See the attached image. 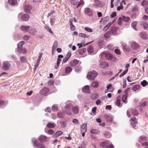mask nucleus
Listing matches in <instances>:
<instances>
[{
	"instance_id": "obj_39",
	"label": "nucleus",
	"mask_w": 148,
	"mask_h": 148,
	"mask_svg": "<svg viewBox=\"0 0 148 148\" xmlns=\"http://www.w3.org/2000/svg\"><path fill=\"white\" fill-rule=\"evenodd\" d=\"M84 29L85 31L90 33L92 32L93 31V30L92 29L88 27H85Z\"/></svg>"
},
{
	"instance_id": "obj_46",
	"label": "nucleus",
	"mask_w": 148,
	"mask_h": 148,
	"mask_svg": "<svg viewBox=\"0 0 148 148\" xmlns=\"http://www.w3.org/2000/svg\"><path fill=\"white\" fill-rule=\"evenodd\" d=\"M45 28L47 29L49 32L53 34V33L51 30V28H49V27L48 26H45Z\"/></svg>"
},
{
	"instance_id": "obj_51",
	"label": "nucleus",
	"mask_w": 148,
	"mask_h": 148,
	"mask_svg": "<svg viewBox=\"0 0 148 148\" xmlns=\"http://www.w3.org/2000/svg\"><path fill=\"white\" fill-rule=\"evenodd\" d=\"M148 83L146 80H144L142 82H141V84L143 86H145Z\"/></svg>"
},
{
	"instance_id": "obj_14",
	"label": "nucleus",
	"mask_w": 148,
	"mask_h": 148,
	"mask_svg": "<svg viewBox=\"0 0 148 148\" xmlns=\"http://www.w3.org/2000/svg\"><path fill=\"white\" fill-rule=\"evenodd\" d=\"M82 91L84 93H90V90L88 86L86 85L84 86L82 88Z\"/></svg>"
},
{
	"instance_id": "obj_27",
	"label": "nucleus",
	"mask_w": 148,
	"mask_h": 148,
	"mask_svg": "<svg viewBox=\"0 0 148 148\" xmlns=\"http://www.w3.org/2000/svg\"><path fill=\"white\" fill-rule=\"evenodd\" d=\"M130 18L127 16H122V20L123 21L127 22L129 21L130 20Z\"/></svg>"
},
{
	"instance_id": "obj_62",
	"label": "nucleus",
	"mask_w": 148,
	"mask_h": 148,
	"mask_svg": "<svg viewBox=\"0 0 148 148\" xmlns=\"http://www.w3.org/2000/svg\"><path fill=\"white\" fill-rule=\"evenodd\" d=\"M143 27L145 29H147L148 28V24L147 23H143Z\"/></svg>"
},
{
	"instance_id": "obj_52",
	"label": "nucleus",
	"mask_w": 148,
	"mask_h": 148,
	"mask_svg": "<svg viewBox=\"0 0 148 148\" xmlns=\"http://www.w3.org/2000/svg\"><path fill=\"white\" fill-rule=\"evenodd\" d=\"M105 135L107 138H109L111 137V134L110 132H107L105 134Z\"/></svg>"
},
{
	"instance_id": "obj_6",
	"label": "nucleus",
	"mask_w": 148,
	"mask_h": 148,
	"mask_svg": "<svg viewBox=\"0 0 148 148\" xmlns=\"http://www.w3.org/2000/svg\"><path fill=\"white\" fill-rule=\"evenodd\" d=\"M130 88H128L127 90H125L124 92V94L123 95L122 97V100L125 103H127V93L130 91Z\"/></svg>"
},
{
	"instance_id": "obj_44",
	"label": "nucleus",
	"mask_w": 148,
	"mask_h": 148,
	"mask_svg": "<svg viewBox=\"0 0 148 148\" xmlns=\"http://www.w3.org/2000/svg\"><path fill=\"white\" fill-rule=\"evenodd\" d=\"M147 34L145 32L141 34V37L143 39H146L147 38Z\"/></svg>"
},
{
	"instance_id": "obj_47",
	"label": "nucleus",
	"mask_w": 148,
	"mask_h": 148,
	"mask_svg": "<svg viewBox=\"0 0 148 148\" xmlns=\"http://www.w3.org/2000/svg\"><path fill=\"white\" fill-rule=\"evenodd\" d=\"M86 51V49L84 48L83 49L80 50L79 51V53L81 55L83 54Z\"/></svg>"
},
{
	"instance_id": "obj_37",
	"label": "nucleus",
	"mask_w": 148,
	"mask_h": 148,
	"mask_svg": "<svg viewBox=\"0 0 148 148\" xmlns=\"http://www.w3.org/2000/svg\"><path fill=\"white\" fill-rule=\"evenodd\" d=\"M87 50L89 53L90 54L91 53H92L93 51V48L92 47L90 46L88 47L87 49Z\"/></svg>"
},
{
	"instance_id": "obj_29",
	"label": "nucleus",
	"mask_w": 148,
	"mask_h": 148,
	"mask_svg": "<svg viewBox=\"0 0 148 148\" xmlns=\"http://www.w3.org/2000/svg\"><path fill=\"white\" fill-rule=\"evenodd\" d=\"M111 24L110 22L109 23L103 28V30L104 31H106L110 26Z\"/></svg>"
},
{
	"instance_id": "obj_16",
	"label": "nucleus",
	"mask_w": 148,
	"mask_h": 148,
	"mask_svg": "<svg viewBox=\"0 0 148 148\" xmlns=\"http://www.w3.org/2000/svg\"><path fill=\"white\" fill-rule=\"evenodd\" d=\"M108 64L106 62H102L99 64V67L101 68H104L107 67Z\"/></svg>"
},
{
	"instance_id": "obj_24",
	"label": "nucleus",
	"mask_w": 148,
	"mask_h": 148,
	"mask_svg": "<svg viewBox=\"0 0 148 148\" xmlns=\"http://www.w3.org/2000/svg\"><path fill=\"white\" fill-rule=\"evenodd\" d=\"M37 147L38 148H45V147L44 145L41 143H36L35 144V147Z\"/></svg>"
},
{
	"instance_id": "obj_23",
	"label": "nucleus",
	"mask_w": 148,
	"mask_h": 148,
	"mask_svg": "<svg viewBox=\"0 0 148 148\" xmlns=\"http://www.w3.org/2000/svg\"><path fill=\"white\" fill-rule=\"evenodd\" d=\"M121 97H118L117 98V101L116 103V105L120 107H121V104L120 103L121 101Z\"/></svg>"
},
{
	"instance_id": "obj_1",
	"label": "nucleus",
	"mask_w": 148,
	"mask_h": 148,
	"mask_svg": "<svg viewBox=\"0 0 148 148\" xmlns=\"http://www.w3.org/2000/svg\"><path fill=\"white\" fill-rule=\"evenodd\" d=\"M65 108L67 110L66 114L69 116H71L72 114L76 115L79 112V107L77 105L74 106L71 103H67Z\"/></svg>"
},
{
	"instance_id": "obj_38",
	"label": "nucleus",
	"mask_w": 148,
	"mask_h": 148,
	"mask_svg": "<svg viewBox=\"0 0 148 148\" xmlns=\"http://www.w3.org/2000/svg\"><path fill=\"white\" fill-rule=\"evenodd\" d=\"M47 126L50 128H52L55 127V125L54 124L49 123L47 124Z\"/></svg>"
},
{
	"instance_id": "obj_53",
	"label": "nucleus",
	"mask_w": 148,
	"mask_h": 148,
	"mask_svg": "<svg viewBox=\"0 0 148 148\" xmlns=\"http://www.w3.org/2000/svg\"><path fill=\"white\" fill-rule=\"evenodd\" d=\"M138 11V7L137 6L134 7L132 9V12H137Z\"/></svg>"
},
{
	"instance_id": "obj_8",
	"label": "nucleus",
	"mask_w": 148,
	"mask_h": 148,
	"mask_svg": "<svg viewBox=\"0 0 148 148\" xmlns=\"http://www.w3.org/2000/svg\"><path fill=\"white\" fill-rule=\"evenodd\" d=\"M129 44L132 50L137 49L138 47V44L134 41L130 42Z\"/></svg>"
},
{
	"instance_id": "obj_41",
	"label": "nucleus",
	"mask_w": 148,
	"mask_h": 148,
	"mask_svg": "<svg viewBox=\"0 0 148 148\" xmlns=\"http://www.w3.org/2000/svg\"><path fill=\"white\" fill-rule=\"evenodd\" d=\"M140 87V86L139 85H137L134 86L132 88V90L134 91H136L138 90Z\"/></svg>"
},
{
	"instance_id": "obj_63",
	"label": "nucleus",
	"mask_w": 148,
	"mask_h": 148,
	"mask_svg": "<svg viewBox=\"0 0 148 148\" xmlns=\"http://www.w3.org/2000/svg\"><path fill=\"white\" fill-rule=\"evenodd\" d=\"M43 53H40L39 54L38 58L37 60L40 61L41 58L42 57Z\"/></svg>"
},
{
	"instance_id": "obj_31",
	"label": "nucleus",
	"mask_w": 148,
	"mask_h": 148,
	"mask_svg": "<svg viewBox=\"0 0 148 148\" xmlns=\"http://www.w3.org/2000/svg\"><path fill=\"white\" fill-rule=\"evenodd\" d=\"M90 132L93 134H97L99 133V131L96 129H92L90 130Z\"/></svg>"
},
{
	"instance_id": "obj_13",
	"label": "nucleus",
	"mask_w": 148,
	"mask_h": 148,
	"mask_svg": "<svg viewBox=\"0 0 148 148\" xmlns=\"http://www.w3.org/2000/svg\"><path fill=\"white\" fill-rule=\"evenodd\" d=\"M94 5L95 7H102L103 6L101 2L98 0H94Z\"/></svg>"
},
{
	"instance_id": "obj_50",
	"label": "nucleus",
	"mask_w": 148,
	"mask_h": 148,
	"mask_svg": "<svg viewBox=\"0 0 148 148\" xmlns=\"http://www.w3.org/2000/svg\"><path fill=\"white\" fill-rule=\"evenodd\" d=\"M111 36V34L110 32H107L105 33L104 35V37L105 38H108L109 37Z\"/></svg>"
},
{
	"instance_id": "obj_18",
	"label": "nucleus",
	"mask_w": 148,
	"mask_h": 148,
	"mask_svg": "<svg viewBox=\"0 0 148 148\" xmlns=\"http://www.w3.org/2000/svg\"><path fill=\"white\" fill-rule=\"evenodd\" d=\"M78 61L76 59H75L71 61L69 63V65L71 66H73L76 65L78 63Z\"/></svg>"
},
{
	"instance_id": "obj_9",
	"label": "nucleus",
	"mask_w": 148,
	"mask_h": 148,
	"mask_svg": "<svg viewBox=\"0 0 148 148\" xmlns=\"http://www.w3.org/2000/svg\"><path fill=\"white\" fill-rule=\"evenodd\" d=\"M130 121L132 127L134 129H136L137 128L136 125L137 123L136 119L135 118H131L130 120Z\"/></svg>"
},
{
	"instance_id": "obj_12",
	"label": "nucleus",
	"mask_w": 148,
	"mask_h": 148,
	"mask_svg": "<svg viewBox=\"0 0 148 148\" xmlns=\"http://www.w3.org/2000/svg\"><path fill=\"white\" fill-rule=\"evenodd\" d=\"M85 12L86 14L89 16H91L92 15V13L91 9L89 8H86L85 9Z\"/></svg>"
},
{
	"instance_id": "obj_34",
	"label": "nucleus",
	"mask_w": 148,
	"mask_h": 148,
	"mask_svg": "<svg viewBox=\"0 0 148 148\" xmlns=\"http://www.w3.org/2000/svg\"><path fill=\"white\" fill-rule=\"evenodd\" d=\"M64 113L62 112H58L57 114V116L60 118H63L64 116Z\"/></svg>"
},
{
	"instance_id": "obj_15",
	"label": "nucleus",
	"mask_w": 148,
	"mask_h": 148,
	"mask_svg": "<svg viewBox=\"0 0 148 148\" xmlns=\"http://www.w3.org/2000/svg\"><path fill=\"white\" fill-rule=\"evenodd\" d=\"M87 124L86 123L83 124L81 126V132H86L87 131Z\"/></svg>"
},
{
	"instance_id": "obj_30",
	"label": "nucleus",
	"mask_w": 148,
	"mask_h": 148,
	"mask_svg": "<svg viewBox=\"0 0 148 148\" xmlns=\"http://www.w3.org/2000/svg\"><path fill=\"white\" fill-rule=\"evenodd\" d=\"M92 85L93 87L94 88H96L98 86L99 84L98 82L97 81H94L92 83Z\"/></svg>"
},
{
	"instance_id": "obj_43",
	"label": "nucleus",
	"mask_w": 148,
	"mask_h": 148,
	"mask_svg": "<svg viewBox=\"0 0 148 148\" xmlns=\"http://www.w3.org/2000/svg\"><path fill=\"white\" fill-rule=\"evenodd\" d=\"M146 138L143 136H141L140 138L139 142L141 143V141H145L146 140Z\"/></svg>"
},
{
	"instance_id": "obj_7",
	"label": "nucleus",
	"mask_w": 148,
	"mask_h": 148,
	"mask_svg": "<svg viewBox=\"0 0 148 148\" xmlns=\"http://www.w3.org/2000/svg\"><path fill=\"white\" fill-rule=\"evenodd\" d=\"M11 66L10 63L8 61L4 62L3 63L2 69L5 70H8Z\"/></svg>"
},
{
	"instance_id": "obj_48",
	"label": "nucleus",
	"mask_w": 148,
	"mask_h": 148,
	"mask_svg": "<svg viewBox=\"0 0 148 148\" xmlns=\"http://www.w3.org/2000/svg\"><path fill=\"white\" fill-rule=\"evenodd\" d=\"M52 109L54 111H57L58 110V107L55 105H54L52 106Z\"/></svg>"
},
{
	"instance_id": "obj_36",
	"label": "nucleus",
	"mask_w": 148,
	"mask_h": 148,
	"mask_svg": "<svg viewBox=\"0 0 148 148\" xmlns=\"http://www.w3.org/2000/svg\"><path fill=\"white\" fill-rule=\"evenodd\" d=\"M137 24V22L136 21H134L132 22L131 24V25L133 28L135 30H136L137 29H136V26Z\"/></svg>"
},
{
	"instance_id": "obj_56",
	"label": "nucleus",
	"mask_w": 148,
	"mask_h": 148,
	"mask_svg": "<svg viewBox=\"0 0 148 148\" xmlns=\"http://www.w3.org/2000/svg\"><path fill=\"white\" fill-rule=\"evenodd\" d=\"M5 104V102L4 101L0 99V107L1 106H4Z\"/></svg>"
},
{
	"instance_id": "obj_58",
	"label": "nucleus",
	"mask_w": 148,
	"mask_h": 148,
	"mask_svg": "<svg viewBox=\"0 0 148 148\" xmlns=\"http://www.w3.org/2000/svg\"><path fill=\"white\" fill-rule=\"evenodd\" d=\"M40 61H39L38 60H37L36 63V64L35 66V68H34V70H35L37 68L40 62Z\"/></svg>"
},
{
	"instance_id": "obj_59",
	"label": "nucleus",
	"mask_w": 148,
	"mask_h": 148,
	"mask_svg": "<svg viewBox=\"0 0 148 148\" xmlns=\"http://www.w3.org/2000/svg\"><path fill=\"white\" fill-rule=\"evenodd\" d=\"M114 52H115V53L116 54H117L118 55L121 54L120 51L119 49H116L115 50Z\"/></svg>"
},
{
	"instance_id": "obj_19",
	"label": "nucleus",
	"mask_w": 148,
	"mask_h": 148,
	"mask_svg": "<svg viewBox=\"0 0 148 148\" xmlns=\"http://www.w3.org/2000/svg\"><path fill=\"white\" fill-rule=\"evenodd\" d=\"M29 28L30 27L29 26H22L21 28V30L23 32H26L28 31Z\"/></svg>"
},
{
	"instance_id": "obj_17",
	"label": "nucleus",
	"mask_w": 148,
	"mask_h": 148,
	"mask_svg": "<svg viewBox=\"0 0 148 148\" xmlns=\"http://www.w3.org/2000/svg\"><path fill=\"white\" fill-rule=\"evenodd\" d=\"M110 145V143L108 141H104L100 143L101 145L103 147L106 148Z\"/></svg>"
},
{
	"instance_id": "obj_32",
	"label": "nucleus",
	"mask_w": 148,
	"mask_h": 148,
	"mask_svg": "<svg viewBox=\"0 0 148 148\" xmlns=\"http://www.w3.org/2000/svg\"><path fill=\"white\" fill-rule=\"evenodd\" d=\"M70 25L71 29V30L74 31L75 29V27L73 24L72 21H70Z\"/></svg>"
},
{
	"instance_id": "obj_60",
	"label": "nucleus",
	"mask_w": 148,
	"mask_h": 148,
	"mask_svg": "<svg viewBox=\"0 0 148 148\" xmlns=\"http://www.w3.org/2000/svg\"><path fill=\"white\" fill-rule=\"evenodd\" d=\"M77 1V0H71V3L73 5H76Z\"/></svg>"
},
{
	"instance_id": "obj_2",
	"label": "nucleus",
	"mask_w": 148,
	"mask_h": 148,
	"mask_svg": "<svg viewBox=\"0 0 148 148\" xmlns=\"http://www.w3.org/2000/svg\"><path fill=\"white\" fill-rule=\"evenodd\" d=\"M98 74L95 71L89 72L87 75V78L89 80L94 79L97 76Z\"/></svg>"
},
{
	"instance_id": "obj_22",
	"label": "nucleus",
	"mask_w": 148,
	"mask_h": 148,
	"mask_svg": "<svg viewBox=\"0 0 148 148\" xmlns=\"http://www.w3.org/2000/svg\"><path fill=\"white\" fill-rule=\"evenodd\" d=\"M72 70L71 68L69 66H67L66 67L65 69V73L67 74L71 73Z\"/></svg>"
},
{
	"instance_id": "obj_25",
	"label": "nucleus",
	"mask_w": 148,
	"mask_h": 148,
	"mask_svg": "<svg viewBox=\"0 0 148 148\" xmlns=\"http://www.w3.org/2000/svg\"><path fill=\"white\" fill-rule=\"evenodd\" d=\"M103 40L102 39H100L98 42V44L99 45L100 48H102L104 46L103 44Z\"/></svg>"
},
{
	"instance_id": "obj_4",
	"label": "nucleus",
	"mask_w": 148,
	"mask_h": 148,
	"mask_svg": "<svg viewBox=\"0 0 148 148\" xmlns=\"http://www.w3.org/2000/svg\"><path fill=\"white\" fill-rule=\"evenodd\" d=\"M120 44L121 45L124 51L126 53H129L132 50L130 47L126 45L125 43L122 42H120Z\"/></svg>"
},
{
	"instance_id": "obj_26",
	"label": "nucleus",
	"mask_w": 148,
	"mask_h": 148,
	"mask_svg": "<svg viewBox=\"0 0 148 148\" xmlns=\"http://www.w3.org/2000/svg\"><path fill=\"white\" fill-rule=\"evenodd\" d=\"M8 1L11 5H14L17 3L16 0H8Z\"/></svg>"
},
{
	"instance_id": "obj_64",
	"label": "nucleus",
	"mask_w": 148,
	"mask_h": 148,
	"mask_svg": "<svg viewBox=\"0 0 148 148\" xmlns=\"http://www.w3.org/2000/svg\"><path fill=\"white\" fill-rule=\"evenodd\" d=\"M54 133V131L50 129L48 130V133L50 135L53 134Z\"/></svg>"
},
{
	"instance_id": "obj_11",
	"label": "nucleus",
	"mask_w": 148,
	"mask_h": 148,
	"mask_svg": "<svg viewBox=\"0 0 148 148\" xmlns=\"http://www.w3.org/2000/svg\"><path fill=\"white\" fill-rule=\"evenodd\" d=\"M32 8V7L29 5H26L24 8V10L26 13H29Z\"/></svg>"
},
{
	"instance_id": "obj_28",
	"label": "nucleus",
	"mask_w": 148,
	"mask_h": 148,
	"mask_svg": "<svg viewBox=\"0 0 148 148\" xmlns=\"http://www.w3.org/2000/svg\"><path fill=\"white\" fill-rule=\"evenodd\" d=\"M79 36L80 37L85 38H88L90 36L88 35H87L84 33H80L79 34Z\"/></svg>"
},
{
	"instance_id": "obj_40",
	"label": "nucleus",
	"mask_w": 148,
	"mask_h": 148,
	"mask_svg": "<svg viewBox=\"0 0 148 148\" xmlns=\"http://www.w3.org/2000/svg\"><path fill=\"white\" fill-rule=\"evenodd\" d=\"M24 43V41H21L18 44V49H20L21 48L22 46L23 45Z\"/></svg>"
},
{
	"instance_id": "obj_21",
	"label": "nucleus",
	"mask_w": 148,
	"mask_h": 148,
	"mask_svg": "<svg viewBox=\"0 0 148 148\" xmlns=\"http://www.w3.org/2000/svg\"><path fill=\"white\" fill-rule=\"evenodd\" d=\"M58 46V42L56 41H54V43L53 44V45L52 47V52L55 51L56 48Z\"/></svg>"
},
{
	"instance_id": "obj_33",
	"label": "nucleus",
	"mask_w": 148,
	"mask_h": 148,
	"mask_svg": "<svg viewBox=\"0 0 148 148\" xmlns=\"http://www.w3.org/2000/svg\"><path fill=\"white\" fill-rule=\"evenodd\" d=\"M62 134V132L61 131H58L56 133V134L54 135V136L55 137L57 138L61 135Z\"/></svg>"
},
{
	"instance_id": "obj_57",
	"label": "nucleus",
	"mask_w": 148,
	"mask_h": 148,
	"mask_svg": "<svg viewBox=\"0 0 148 148\" xmlns=\"http://www.w3.org/2000/svg\"><path fill=\"white\" fill-rule=\"evenodd\" d=\"M84 1L83 0H81L79 1L78 5L77 6V8L78 7H79V6H80L81 5L83 4H84Z\"/></svg>"
},
{
	"instance_id": "obj_20",
	"label": "nucleus",
	"mask_w": 148,
	"mask_h": 148,
	"mask_svg": "<svg viewBox=\"0 0 148 148\" xmlns=\"http://www.w3.org/2000/svg\"><path fill=\"white\" fill-rule=\"evenodd\" d=\"M49 91V89L45 87L40 92L41 94L45 95Z\"/></svg>"
},
{
	"instance_id": "obj_55",
	"label": "nucleus",
	"mask_w": 148,
	"mask_h": 148,
	"mask_svg": "<svg viewBox=\"0 0 148 148\" xmlns=\"http://www.w3.org/2000/svg\"><path fill=\"white\" fill-rule=\"evenodd\" d=\"M36 32L35 29L33 28L29 31V32L32 34H34Z\"/></svg>"
},
{
	"instance_id": "obj_49",
	"label": "nucleus",
	"mask_w": 148,
	"mask_h": 148,
	"mask_svg": "<svg viewBox=\"0 0 148 148\" xmlns=\"http://www.w3.org/2000/svg\"><path fill=\"white\" fill-rule=\"evenodd\" d=\"M106 118L107 119L108 121H112V117L108 115H106L105 116Z\"/></svg>"
},
{
	"instance_id": "obj_3",
	"label": "nucleus",
	"mask_w": 148,
	"mask_h": 148,
	"mask_svg": "<svg viewBox=\"0 0 148 148\" xmlns=\"http://www.w3.org/2000/svg\"><path fill=\"white\" fill-rule=\"evenodd\" d=\"M18 18H21L23 21H27L29 18V17L27 14H24L22 12H21L18 15Z\"/></svg>"
},
{
	"instance_id": "obj_5",
	"label": "nucleus",
	"mask_w": 148,
	"mask_h": 148,
	"mask_svg": "<svg viewBox=\"0 0 148 148\" xmlns=\"http://www.w3.org/2000/svg\"><path fill=\"white\" fill-rule=\"evenodd\" d=\"M105 58L107 60H111L113 62L115 61L116 59L115 57L112 56L110 53H106Z\"/></svg>"
},
{
	"instance_id": "obj_61",
	"label": "nucleus",
	"mask_w": 148,
	"mask_h": 148,
	"mask_svg": "<svg viewBox=\"0 0 148 148\" xmlns=\"http://www.w3.org/2000/svg\"><path fill=\"white\" fill-rule=\"evenodd\" d=\"M147 4V2L146 0H143L141 3L142 5L143 6L146 5Z\"/></svg>"
},
{
	"instance_id": "obj_35",
	"label": "nucleus",
	"mask_w": 148,
	"mask_h": 148,
	"mask_svg": "<svg viewBox=\"0 0 148 148\" xmlns=\"http://www.w3.org/2000/svg\"><path fill=\"white\" fill-rule=\"evenodd\" d=\"M116 28L114 26L112 27L111 28V32L112 34L114 35L116 34Z\"/></svg>"
},
{
	"instance_id": "obj_42",
	"label": "nucleus",
	"mask_w": 148,
	"mask_h": 148,
	"mask_svg": "<svg viewBox=\"0 0 148 148\" xmlns=\"http://www.w3.org/2000/svg\"><path fill=\"white\" fill-rule=\"evenodd\" d=\"M18 51L20 53L23 54H25L26 52V49H23L21 48L20 49H18Z\"/></svg>"
},
{
	"instance_id": "obj_45",
	"label": "nucleus",
	"mask_w": 148,
	"mask_h": 148,
	"mask_svg": "<svg viewBox=\"0 0 148 148\" xmlns=\"http://www.w3.org/2000/svg\"><path fill=\"white\" fill-rule=\"evenodd\" d=\"M106 52H101L99 56V57L100 58H103L104 57H105V55L106 54Z\"/></svg>"
},
{
	"instance_id": "obj_10",
	"label": "nucleus",
	"mask_w": 148,
	"mask_h": 148,
	"mask_svg": "<svg viewBox=\"0 0 148 148\" xmlns=\"http://www.w3.org/2000/svg\"><path fill=\"white\" fill-rule=\"evenodd\" d=\"M38 140L41 143L45 142L47 140V137L43 135H41L38 137Z\"/></svg>"
},
{
	"instance_id": "obj_54",
	"label": "nucleus",
	"mask_w": 148,
	"mask_h": 148,
	"mask_svg": "<svg viewBox=\"0 0 148 148\" xmlns=\"http://www.w3.org/2000/svg\"><path fill=\"white\" fill-rule=\"evenodd\" d=\"M32 142L34 144V147H35V143H36L37 144L38 143L37 140L35 138H33L32 139Z\"/></svg>"
}]
</instances>
